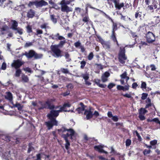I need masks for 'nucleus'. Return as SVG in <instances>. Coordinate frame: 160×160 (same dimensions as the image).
<instances>
[{
    "label": "nucleus",
    "mask_w": 160,
    "mask_h": 160,
    "mask_svg": "<svg viewBox=\"0 0 160 160\" xmlns=\"http://www.w3.org/2000/svg\"><path fill=\"white\" fill-rule=\"evenodd\" d=\"M60 112L59 110H52L50 111V113L48 114L47 117L50 121L45 122V124L48 130L52 128L54 126L58 125V121L56 120V118L59 115Z\"/></svg>",
    "instance_id": "nucleus-1"
},
{
    "label": "nucleus",
    "mask_w": 160,
    "mask_h": 160,
    "mask_svg": "<svg viewBox=\"0 0 160 160\" xmlns=\"http://www.w3.org/2000/svg\"><path fill=\"white\" fill-rule=\"evenodd\" d=\"M62 40L59 42L58 44L52 45L50 46V48L51 51L54 54L53 55L54 56L57 57L62 56L61 54L62 51L59 48H62L66 43V41L65 38L64 39Z\"/></svg>",
    "instance_id": "nucleus-2"
},
{
    "label": "nucleus",
    "mask_w": 160,
    "mask_h": 160,
    "mask_svg": "<svg viewBox=\"0 0 160 160\" xmlns=\"http://www.w3.org/2000/svg\"><path fill=\"white\" fill-rule=\"evenodd\" d=\"M69 133L70 134L67 133L66 134H62L61 136V137L63 138L65 141V148L67 150L69 149L70 145V142L68 140V138L70 136V139L71 140H72L73 137H74L75 132L73 129H72L69 132Z\"/></svg>",
    "instance_id": "nucleus-3"
},
{
    "label": "nucleus",
    "mask_w": 160,
    "mask_h": 160,
    "mask_svg": "<svg viewBox=\"0 0 160 160\" xmlns=\"http://www.w3.org/2000/svg\"><path fill=\"white\" fill-rule=\"evenodd\" d=\"M24 54L28 58H33L35 59L41 58L43 56L42 54H38L32 50H29L28 52H25Z\"/></svg>",
    "instance_id": "nucleus-4"
},
{
    "label": "nucleus",
    "mask_w": 160,
    "mask_h": 160,
    "mask_svg": "<svg viewBox=\"0 0 160 160\" xmlns=\"http://www.w3.org/2000/svg\"><path fill=\"white\" fill-rule=\"evenodd\" d=\"M126 46L125 47H121L120 48L119 52L118 53V60L120 63L123 64L125 62V60L127 59V57L125 55V48Z\"/></svg>",
    "instance_id": "nucleus-5"
},
{
    "label": "nucleus",
    "mask_w": 160,
    "mask_h": 160,
    "mask_svg": "<svg viewBox=\"0 0 160 160\" xmlns=\"http://www.w3.org/2000/svg\"><path fill=\"white\" fill-rule=\"evenodd\" d=\"M117 29V24L116 23L113 22L112 25V33L111 36V38L114 42H116L117 46L119 47V44L117 40L116 37V34L115 32Z\"/></svg>",
    "instance_id": "nucleus-6"
},
{
    "label": "nucleus",
    "mask_w": 160,
    "mask_h": 160,
    "mask_svg": "<svg viewBox=\"0 0 160 160\" xmlns=\"http://www.w3.org/2000/svg\"><path fill=\"white\" fill-rule=\"evenodd\" d=\"M11 22L12 23L11 28L13 30L17 31V32L20 35L23 33V29L19 27L18 28V22L15 20H11Z\"/></svg>",
    "instance_id": "nucleus-7"
},
{
    "label": "nucleus",
    "mask_w": 160,
    "mask_h": 160,
    "mask_svg": "<svg viewBox=\"0 0 160 160\" xmlns=\"http://www.w3.org/2000/svg\"><path fill=\"white\" fill-rule=\"evenodd\" d=\"M146 41L148 43H151L154 42L155 40V36L151 32H148L145 35Z\"/></svg>",
    "instance_id": "nucleus-8"
},
{
    "label": "nucleus",
    "mask_w": 160,
    "mask_h": 160,
    "mask_svg": "<svg viewBox=\"0 0 160 160\" xmlns=\"http://www.w3.org/2000/svg\"><path fill=\"white\" fill-rule=\"evenodd\" d=\"M81 16L82 18V21L83 22L82 24L83 25L84 23H85L88 26L92 25V22L90 20L88 15H81Z\"/></svg>",
    "instance_id": "nucleus-9"
},
{
    "label": "nucleus",
    "mask_w": 160,
    "mask_h": 160,
    "mask_svg": "<svg viewBox=\"0 0 160 160\" xmlns=\"http://www.w3.org/2000/svg\"><path fill=\"white\" fill-rule=\"evenodd\" d=\"M61 11L63 12H68L71 11L69 7L67 5L65 0H62L61 2Z\"/></svg>",
    "instance_id": "nucleus-10"
},
{
    "label": "nucleus",
    "mask_w": 160,
    "mask_h": 160,
    "mask_svg": "<svg viewBox=\"0 0 160 160\" xmlns=\"http://www.w3.org/2000/svg\"><path fill=\"white\" fill-rule=\"evenodd\" d=\"M23 64V62L21 61L19 59H18L13 61V62L11 64V66L12 67L16 69H17L19 68Z\"/></svg>",
    "instance_id": "nucleus-11"
},
{
    "label": "nucleus",
    "mask_w": 160,
    "mask_h": 160,
    "mask_svg": "<svg viewBox=\"0 0 160 160\" xmlns=\"http://www.w3.org/2000/svg\"><path fill=\"white\" fill-rule=\"evenodd\" d=\"M48 5V2L43 0L40 1H35V6L37 8L42 7L43 6H46Z\"/></svg>",
    "instance_id": "nucleus-12"
},
{
    "label": "nucleus",
    "mask_w": 160,
    "mask_h": 160,
    "mask_svg": "<svg viewBox=\"0 0 160 160\" xmlns=\"http://www.w3.org/2000/svg\"><path fill=\"white\" fill-rule=\"evenodd\" d=\"M50 37L52 39L56 41L58 40H61L62 39H65V38L62 36H60L59 33H57L55 35L52 34L50 36Z\"/></svg>",
    "instance_id": "nucleus-13"
},
{
    "label": "nucleus",
    "mask_w": 160,
    "mask_h": 160,
    "mask_svg": "<svg viewBox=\"0 0 160 160\" xmlns=\"http://www.w3.org/2000/svg\"><path fill=\"white\" fill-rule=\"evenodd\" d=\"M81 77H82L85 80V84L88 85H90L91 83L88 81V80L89 78V74L87 73L82 74Z\"/></svg>",
    "instance_id": "nucleus-14"
},
{
    "label": "nucleus",
    "mask_w": 160,
    "mask_h": 160,
    "mask_svg": "<svg viewBox=\"0 0 160 160\" xmlns=\"http://www.w3.org/2000/svg\"><path fill=\"white\" fill-rule=\"evenodd\" d=\"M54 101V100L53 99H48L47 101L45 102L46 103L48 106V108L51 110H52L55 108V106L53 105H51L52 102Z\"/></svg>",
    "instance_id": "nucleus-15"
},
{
    "label": "nucleus",
    "mask_w": 160,
    "mask_h": 160,
    "mask_svg": "<svg viewBox=\"0 0 160 160\" xmlns=\"http://www.w3.org/2000/svg\"><path fill=\"white\" fill-rule=\"evenodd\" d=\"M84 114L86 115V118L87 120H89L92 118L93 114L90 110H85Z\"/></svg>",
    "instance_id": "nucleus-16"
},
{
    "label": "nucleus",
    "mask_w": 160,
    "mask_h": 160,
    "mask_svg": "<svg viewBox=\"0 0 160 160\" xmlns=\"http://www.w3.org/2000/svg\"><path fill=\"white\" fill-rule=\"evenodd\" d=\"M35 11L32 9H30L27 13V16L29 18H32L35 16Z\"/></svg>",
    "instance_id": "nucleus-17"
},
{
    "label": "nucleus",
    "mask_w": 160,
    "mask_h": 160,
    "mask_svg": "<svg viewBox=\"0 0 160 160\" xmlns=\"http://www.w3.org/2000/svg\"><path fill=\"white\" fill-rule=\"evenodd\" d=\"M109 73L108 72H105L102 75L101 77V79L103 82H106L108 81V78L110 76Z\"/></svg>",
    "instance_id": "nucleus-18"
},
{
    "label": "nucleus",
    "mask_w": 160,
    "mask_h": 160,
    "mask_svg": "<svg viewBox=\"0 0 160 160\" xmlns=\"http://www.w3.org/2000/svg\"><path fill=\"white\" fill-rule=\"evenodd\" d=\"M79 105L81 106V107H79L76 109V111L78 112V113H82V112L84 111H85V108H86V106L82 102H81Z\"/></svg>",
    "instance_id": "nucleus-19"
},
{
    "label": "nucleus",
    "mask_w": 160,
    "mask_h": 160,
    "mask_svg": "<svg viewBox=\"0 0 160 160\" xmlns=\"http://www.w3.org/2000/svg\"><path fill=\"white\" fill-rule=\"evenodd\" d=\"M120 0H119V1H118L119 4L120 5L121 4L122 5H122L121 7H119L117 8H115L116 9L120 10L122 8H123V9H124L129 7V5L128 3H126L125 5H124V3L123 2L120 3Z\"/></svg>",
    "instance_id": "nucleus-20"
},
{
    "label": "nucleus",
    "mask_w": 160,
    "mask_h": 160,
    "mask_svg": "<svg viewBox=\"0 0 160 160\" xmlns=\"http://www.w3.org/2000/svg\"><path fill=\"white\" fill-rule=\"evenodd\" d=\"M119 0H110V1L113 2V3L114 4L115 8H118L119 7H121V5H122H122L121 4H120V5L119 4V3H118V1H119ZM107 1L108 2V3L109 4H110V0H107Z\"/></svg>",
    "instance_id": "nucleus-21"
},
{
    "label": "nucleus",
    "mask_w": 160,
    "mask_h": 160,
    "mask_svg": "<svg viewBox=\"0 0 160 160\" xmlns=\"http://www.w3.org/2000/svg\"><path fill=\"white\" fill-rule=\"evenodd\" d=\"M103 148V146L102 145H99L98 146H94V149L98 151L99 152L102 153V151L103 150L102 148Z\"/></svg>",
    "instance_id": "nucleus-22"
},
{
    "label": "nucleus",
    "mask_w": 160,
    "mask_h": 160,
    "mask_svg": "<svg viewBox=\"0 0 160 160\" xmlns=\"http://www.w3.org/2000/svg\"><path fill=\"white\" fill-rule=\"evenodd\" d=\"M72 128H69V129H67L65 127H63L61 129L58 130V132L59 133L62 132L63 133L66 131H68L69 132L72 129Z\"/></svg>",
    "instance_id": "nucleus-23"
},
{
    "label": "nucleus",
    "mask_w": 160,
    "mask_h": 160,
    "mask_svg": "<svg viewBox=\"0 0 160 160\" xmlns=\"http://www.w3.org/2000/svg\"><path fill=\"white\" fill-rule=\"evenodd\" d=\"M5 98L11 101L12 100V93L10 92L7 93V95L5 96Z\"/></svg>",
    "instance_id": "nucleus-24"
},
{
    "label": "nucleus",
    "mask_w": 160,
    "mask_h": 160,
    "mask_svg": "<svg viewBox=\"0 0 160 160\" xmlns=\"http://www.w3.org/2000/svg\"><path fill=\"white\" fill-rule=\"evenodd\" d=\"M102 44L103 47L106 49H109L110 48L111 45L109 42L104 41Z\"/></svg>",
    "instance_id": "nucleus-25"
},
{
    "label": "nucleus",
    "mask_w": 160,
    "mask_h": 160,
    "mask_svg": "<svg viewBox=\"0 0 160 160\" xmlns=\"http://www.w3.org/2000/svg\"><path fill=\"white\" fill-rule=\"evenodd\" d=\"M147 121L148 122H154L156 123L159 124L160 125V121L158 118H155L152 119H150L149 118H148L147 119Z\"/></svg>",
    "instance_id": "nucleus-26"
},
{
    "label": "nucleus",
    "mask_w": 160,
    "mask_h": 160,
    "mask_svg": "<svg viewBox=\"0 0 160 160\" xmlns=\"http://www.w3.org/2000/svg\"><path fill=\"white\" fill-rule=\"evenodd\" d=\"M22 80L24 82H27L29 81V78L27 76L23 74L22 76Z\"/></svg>",
    "instance_id": "nucleus-27"
},
{
    "label": "nucleus",
    "mask_w": 160,
    "mask_h": 160,
    "mask_svg": "<svg viewBox=\"0 0 160 160\" xmlns=\"http://www.w3.org/2000/svg\"><path fill=\"white\" fill-rule=\"evenodd\" d=\"M50 18L54 23L55 24L57 22V18H56V17L54 15H50Z\"/></svg>",
    "instance_id": "nucleus-28"
},
{
    "label": "nucleus",
    "mask_w": 160,
    "mask_h": 160,
    "mask_svg": "<svg viewBox=\"0 0 160 160\" xmlns=\"http://www.w3.org/2000/svg\"><path fill=\"white\" fill-rule=\"evenodd\" d=\"M8 1L6 0H2L1 3L0 4V6L3 8H4L6 6H7L8 4H9L7 2Z\"/></svg>",
    "instance_id": "nucleus-29"
},
{
    "label": "nucleus",
    "mask_w": 160,
    "mask_h": 160,
    "mask_svg": "<svg viewBox=\"0 0 160 160\" xmlns=\"http://www.w3.org/2000/svg\"><path fill=\"white\" fill-rule=\"evenodd\" d=\"M148 111L145 108H141L139 110V114H145L148 112Z\"/></svg>",
    "instance_id": "nucleus-30"
},
{
    "label": "nucleus",
    "mask_w": 160,
    "mask_h": 160,
    "mask_svg": "<svg viewBox=\"0 0 160 160\" xmlns=\"http://www.w3.org/2000/svg\"><path fill=\"white\" fill-rule=\"evenodd\" d=\"M13 106L14 107L17 108L18 110L19 111H21L23 107V106H21L20 104L18 103H17L16 104H14Z\"/></svg>",
    "instance_id": "nucleus-31"
},
{
    "label": "nucleus",
    "mask_w": 160,
    "mask_h": 160,
    "mask_svg": "<svg viewBox=\"0 0 160 160\" xmlns=\"http://www.w3.org/2000/svg\"><path fill=\"white\" fill-rule=\"evenodd\" d=\"M80 63L81 64L80 68L82 69H83L84 68V67L86 64L87 62L86 61L83 60L82 61L80 62Z\"/></svg>",
    "instance_id": "nucleus-32"
},
{
    "label": "nucleus",
    "mask_w": 160,
    "mask_h": 160,
    "mask_svg": "<svg viewBox=\"0 0 160 160\" xmlns=\"http://www.w3.org/2000/svg\"><path fill=\"white\" fill-rule=\"evenodd\" d=\"M16 69L15 76L16 77H19L22 71L20 69L18 68Z\"/></svg>",
    "instance_id": "nucleus-33"
},
{
    "label": "nucleus",
    "mask_w": 160,
    "mask_h": 160,
    "mask_svg": "<svg viewBox=\"0 0 160 160\" xmlns=\"http://www.w3.org/2000/svg\"><path fill=\"white\" fill-rule=\"evenodd\" d=\"M60 71L63 73L67 74L69 73V70L67 68H61L60 69Z\"/></svg>",
    "instance_id": "nucleus-34"
},
{
    "label": "nucleus",
    "mask_w": 160,
    "mask_h": 160,
    "mask_svg": "<svg viewBox=\"0 0 160 160\" xmlns=\"http://www.w3.org/2000/svg\"><path fill=\"white\" fill-rule=\"evenodd\" d=\"M98 82H96V84L97 85H98L99 87L101 88H105L106 87L107 85L106 84H100L99 82L100 81L99 80H98Z\"/></svg>",
    "instance_id": "nucleus-35"
},
{
    "label": "nucleus",
    "mask_w": 160,
    "mask_h": 160,
    "mask_svg": "<svg viewBox=\"0 0 160 160\" xmlns=\"http://www.w3.org/2000/svg\"><path fill=\"white\" fill-rule=\"evenodd\" d=\"M26 28L27 32L30 33L32 32V27L30 25H28L26 27Z\"/></svg>",
    "instance_id": "nucleus-36"
},
{
    "label": "nucleus",
    "mask_w": 160,
    "mask_h": 160,
    "mask_svg": "<svg viewBox=\"0 0 160 160\" xmlns=\"http://www.w3.org/2000/svg\"><path fill=\"white\" fill-rule=\"evenodd\" d=\"M141 12H140L139 11H137V12L135 14V17L136 18H137L138 17L140 18L141 17Z\"/></svg>",
    "instance_id": "nucleus-37"
},
{
    "label": "nucleus",
    "mask_w": 160,
    "mask_h": 160,
    "mask_svg": "<svg viewBox=\"0 0 160 160\" xmlns=\"http://www.w3.org/2000/svg\"><path fill=\"white\" fill-rule=\"evenodd\" d=\"M93 57L94 55L93 54V53L92 52H91L89 54L88 57V59L89 60H91L92 59V58H93Z\"/></svg>",
    "instance_id": "nucleus-38"
},
{
    "label": "nucleus",
    "mask_w": 160,
    "mask_h": 160,
    "mask_svg": "<svg viewBox=\"0 0 160 160\" xmlns=\"http://www.w3.org/2000/svg\"><path fill=\"white\" fill-rule=\"evenodd\" d=\"M29 148H28V153H30V152L32 151L33 150H34V148L31 146V144L29 143Z\"/></svg>",
    "instance_id": "nucleus-39"
},
{
    "label": "nucleus",
    "mask_w": 160,
    "mask_h": 160,
    "mask_svg": "<svg viewBox=\"0 0 160 160\" xmlns=\"http://www.w3.org/2000/svg\"><path fill=\"white\" fill-rule=\"evenodd\" d=\"M131 143V140L129 139H128L126 141V147L129 146Z\"/></svg>",
    "instance_id": "nucleus-40"
},
{
    "label": "nucleus",
    "mask_w": 160,
    "mask_h": 160,
    "mask_svg": "<svg viewBox=\"0 0 160 160\" xmlns=\"http://www.w3.org/2000/svg\"><path fill=\"white\" fill-rule=\"evenodd\" d=\"M144 114H139L138 118L141 120L142 121L145 119V117L144 116Z\"/></svg>",
    "instance_id": "nucleus-41"
},
{
    "label": "nucleus",
    "mask_w": 160,
    "mask_h": 160,
    "mask_svg": "<svg viewBox=\"0 0 160 160\" xmlns=\"http://www.w3.org/2000/svg\"><path fill=\"white\" fill-rule=\"evenodd\" d=\"M148 94L147 93H143L142 94V96L141 97V98L142 100H145V99L148 97Z\"/></svg>",
    "instance_id": "nucleus-42"
},
{
    "label": "nucleus",
    "mask_w": 160,
    "mask_h": 160,
    "mask_svg": "<svg viewBox=\"0 0 160 160\" xmlns=\"http://www.w3.org/2000/svg\"><path fill=\"white\" fill-rule=\"evenodd\" d=\"M142 84L141 88L142 89H146V88L147 84L145 82L141 81Z\"/></svg>",
    "instance_id": "nucleus-43"
},
{
    "label": "nucleus",
    "mask_w": 160,
    "mask_h": 160,
    "mask_svg": "<svg viewBox=\"0 0 160 160\" xmlns=\"http://www.w3.org/2000/svg\"><path fill=\"white\" fill-rule=\"evenodd\" d=\"M151 151L150 150H147L146 149H145L143 151V153L144 155H146L148 154H149Z\"/></svg>",
    "instance_id": "nucleus-44"
},
{
    "label": "nucleus",
    "mask_w": 160,
    "mask_h": 160,
    "mask_svg": "<svg viewBox=\"0 0 160 160\" xmlns=\"http://www.w3.org/2000/svg\"><path fill=\"white\" fill-rule=\"evenodd\" d=\"M65 108H66L64 106V105H63L62 107H61L60 108V110H58L60 112H62V111L66 112L67 111L65 109Z\"/></svg>",
    "instance_id": "nucleus-45"
},
{
    "label": "nucleus",
    "mask_w": 160,
    "mask_h": 160,
    "mask_svg": "<svg viewBox=\"0 0 160 160\" xmlns=\"http://www.w3.org/2000/svg\"><path fill=\"white\" fill-rule=\"evenodd\" d=\"M115 86V84L112 83H110L108 86V88L109 89H112L113 87L114 86Z\"/></svg>",
    "instance_id": "nucleus-46"
},
{
    "label": "nucleus",
    "mask_w": 160,
    "mask_h": 160,
    "mask_svg": "<svg viewBox=\"0 0 160 160\" xmlns=\"http://www.w3.org/2000/svg\"><path fill=\"white\" fill-rule=\"evenodd\" d=\"M127 75V72H124L121 75L120 77L122 79H124L126 78Z\"/></svg>",
    "instance_id": "nucleus-47"
},
{
    "label": "nucleus",
    "mask_w": 160,
    "mask_h": 160,
    "mask_svg": "<svg viewBox=\"0 0 160 160\" xmlns=\"http://www.w3.org/2000/svg\"><path fill=\"white\" fill-rule=\"evenodd\" d=\"M98 41L100 42L102 44L103 43L104 41L103 39L99 36H97Z\"/></svg>",
    "instance_id": "nucleus-48"
},
{
    "label": "nucleus",
    "mask_w": 160,
    "mask_h": 160,
    "mask_svg": "<svg viewBox=\"0 0 160 160\" xmlns=\"http://www.w3.org/2000/svg\"><path fill=\"white\" fill-rule=\"evenodd\" d=\"M74 45L75 46L76 48H78L79 47H80V46H81V43L79 42V41H77V42H75L74 44Z\"/></svg>",
    "instance_id": "nucleus-49"
},
{
    "label": "nucleus",
    "mask_w": 160,
    "mask_h": 160,
    "mask_svg": "<svg viewBox=\"0 0 160 160\" xmlns=\"http://www.w3.org/2000/svg\"><path fill=\"white\" fill-rule=\"evenodd\" d=\"M110 153H113V154H116L117 155H120L119 153H117V152L114 150V149L112 147H111V151Z\"/></svg>",
    "instance_id": "nucleus-50"
},
{
    "label": "nucleus",
    "mask_w": 160,
    "mask_h": 160,
    "mask_svg": "<svg viewBox=\"0 0 160 160\" xmlns=\"http://www.w3.org/2000/svg\"><path fill=\"white\" fill-rule=\"evenodd\" d=\"M8 28V27L7 25H5L3 26L1 29V30L2 31H6L7 29Z\"/></svg>",
    "instance_id": "nucleus-51"
},
{
    "label": "nucleus",
    "mask_w": 160,
    "mask_h": 160,
    "mask_svg": "<svg viewBox=\"0 0 160 160\" xmlns=\"http://www.w3.org/2000/svg\"><path fill=\"white\" fill-rule=\"evenodd\" d=\"M69 94L70 91L69 90H67L65 92L63 93L62 95H63V96L65 97L69 95Z\"/></svg>",
    "instance_id": "nucleus-52"
},
{
    "label": "nucleus",
    "mask_w": 160,
    "mask_h": 160,
    "mask_svg": "<svg viewBox=\"0 0 160 160\" xmlns=\"http://www.w3.org/2000/svg\"><path fill=\"white\" fill-rule=\"evenodd\" d=\"M6 64L5 62H3L2 63V66L1 68L2 70H5L6 68Z\"/></svg>",
    "instance_id": "nucleus-53"
},
{
    "label": "nucleus",
    "mask_w": 160,
    "mask_h": 160,
    "mask_svg": "<svg viewBox=\"0 0 160 160\" xmlns=\"http://www.w3.org/2000/svg\"><path fill=\"white\" fill-rule=\"evenodd\" d=\"M157 141L156 140H154L150 142V144L151 145L153 146L157 144Z\"/></svg>",
    "instance_id": "nucleus-54"
},
{
    "label": "nucleus",
    "mask_w": 160,
    "mask_h": 160,
    "mask_svg": "<svg viewBox=\"0 0 160 160\" xmlns=\"http://www.w3.org/2000/svg\"><path fill=\"white\" fill-rule=\"evenodd\" d=\"M3 139L7 142H9L10 141V137L8 136H5Z\"/></svg>",
    "instance_id": "nucleus-55"
},
{
    "label": "nucleus",
    "mask_w": 160,
    "mask_h": 160,
    "mask_svg": "<svg viewBox=\"0 0 160 160\" xmlns=\"http://www.w3.org/2000/svg\"><path fill=\"white\" fill-rule=\"evenodd\" d=\"M117 89L118 90H122L123 91L124 87L120 85H118L117 87Z\"/></svg>",
    "instance_id": "nucleus-56"
},
{
    "label": "nucleus",
    "mask_w": 160,
    "mask_h": 160,
    "mask_svg": "<svg viewBox=\"0 0 160 160\" xmlns=\"http://www.w3.org/2000/svg\"><path fill=\"white\" fill-rule=\"evenodd\" d=\"M32 45V42H27L25 43V44L24 45V47H30Z\"/></svg>",
    "instance_id": "nucleus-57"
},
{
    "label": "nucleus",
    "mask_w": 160,
    "mask_h": 160,
    "mask_svg": "<svg viewBox=\"0 0 160 160\" xmlns=\"http://www.w3.org/2000/svg\"><path fill=\"white\" fill-rule=\"evenodd\" d=\"M123 96H124L125 97L130 98H131V94H128L126 93L125 94H121Z\"/></svg>",
    "instance_id": "nucleus-58"
},
{
    "label": "nucleus",
    "mask_w": 160,
    "mask_h": 160,
    "mask_svg": "<svg viewBox=\"0 0 160 160\" xmlns=\"http://www.w3.org/2000/svg\"><path fill=\"white\" fill-rule=\"evenodd\" d=\"M112 119L115 122H117L118 120V117L116 116H113Z\"/></svg>",
    "instance_id": "nucleus-59"
},
{
    "label": "nucleus",
    "mask_w": 160,
    "mask_h": 160,
    "mask_svg": "<svg viewBox=\"0 0 160 160\" xmlns=\"http://www.w3.org/2000/svg\"><path fill=\"white\" fill-rule=\"evenodd\" d=\"M138 86V85L136 82H134L132 85V88L133 89H136Z\"/></svg>",
    "instance_id": "nucleus-60"
},
{
    "label": "nucleus",
    "mask_w": 160,
    "mask_h": 160,
    "mask_svg": "<svg viewBox=\"0 0 160 160\" xmlns=\"http://www.w3.org/2000/svg\"><path fill=\"white\" fill-rule=\"evenodd\" d=\"M37 160H41V155L40 153H38L36 155Z\"/></svg>",
    "instance_id": "nucleus-61"
},
{
    "label": "nucleus",
    "mask_w": 160,
    "mask_h": 160,
    "mask_svg": "<svg viewBox=\"0 0 160 160\" xmlns=\"http://www.w3.org/2000/svg\"><path fill=\"white\" fill-rule=\"evenodd\" d=\"M130 33L132 37L133 38H135V37H137V35L136 32H133L132 31H131Z\"/></svg>",
    "instance_id": "nucleus-62"
},
{
    "label": "nucleus",
    "mask_w": 160,
    "mask_h": 160,
    "mask_svg": "<svg viewBox=\"0 0 160 160\" xmlns=\"http://www.w3.org/2000/svg\"><path fill=\"white\" fill-rule=\"evenodd\" d=\"M35 5V1H30L28 4V6L29 7H31L32 5Z\"/></svg>",
    "instance_id": "nucleus-63"
},
{
    "label": "nucleus",
    "mask_w": 160,
    "mask_h": 160,
    "mask_svg": "<svg viewBox=\"0 0 160 160\" xmlns=\"http://www.w3.org/2000/svg\"><path fill=\"white\" fill-rule=\"evenodd\" d=\"M47 23H43V24L41 25L40 26V27L42 29H43V28L46 29V26H47Z\"/></svg>",
    "instance_id": "nucleus-64"
}]
</instances>
